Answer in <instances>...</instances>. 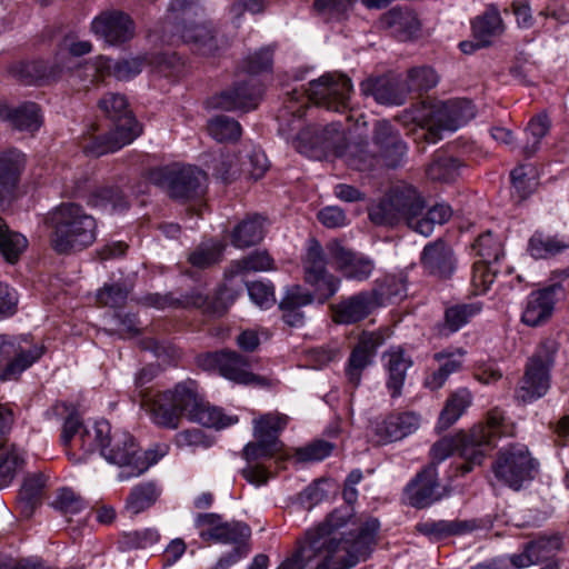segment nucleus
Instances as JSON below:
<instances>
[{
  "mask_svg": "<svg viewBox=\"0 0 569 569\" xmlns=\"http://www.w3.org/2000/svg\"><path fill=\"white\" fill-rule=\"evenodd\" d=\"M352 89L351 79L346 74L327 73L310 81L309 88L303 92L292 90L288 93L289 100L278 117L279 133L288 141L291 140L298 152L309 158L321 160L330 154L341 156L345 149V134L339 122L307 126L295 134L305 114V106L299 102L306 99L327 110L343 112L349 109Z\"/></svg>",
  "mask_w": 569,
  "mask_h": 569,
  "instance_id": "obj_1",
  "label": "nucleus"
},
{
  "mask_svg": "<svg viewBox=\"0 0 569 569\" xmlns=\"http://www.w3.org/2000/svg\"><path fill=\"white\" fill-rule=\"evenodd\" d=\"M357 491L352 487H345L343 498L346 505L335 509L325 521L307 531L306 540L300 545V556L303 559L320 558L318 568L328 561H333L335 569H347L366 560L372 551L379 521L375 518L366 520L357 529L346 528L352 520L351 503L356 500Z\"/></svg>",
  "mask_w": 569,
  "mask_h": 569,
  "instance_id": "obj_2",
  "label": "nucleus"
},
{
  "mask_svg": "<svg viewBox=\"0 0 569 569\" xmlns=\"http://www.w3.org/2000/svg\"><path fill=\"white\" fill-rule=\"evenodd\" d=\"M50 242L60 254H70L90 247L97 238L96 219L74 202H63L47 217Z\"/></svg>",
  "mask_w": 569,
  "mask_h": 569,
  "instance_id": "obj_3",
  "label": "nucleus"
},
{
  "mask_svg": "<svg viewBox=\"0 0 569 569\" xmlns=\"http://www.w3.org/2000/svg\"><path fill=\"white\" fill-rule=\"evenodd\" d=\"M98 108L113 122L114 128L87 143L83 147L87 154L100 157L114 152L131 143L141 133L124 94L108 92L99 100Z\"/></svg>",
  "mask_w": 569,
  "mask_h": 569,
  "instance_id": "obj_4",
  "label": "nucleus"
},
{
  "mask_svg": "<svg viewBox=\"0 0 569 569\" xmlns=\"http://www.w3.org/2000/svg\"><path fill=\"white\" fill-rule=\"evenodd\" d=\"M426 209V200L412 186L392 188L377 204L369 209L372 223L396 227L401 223L417 232L418 222Z\"/></svg>",
  "mask_w": 569,
  "mask_h": 569,
  "instance_id": "obj_5",
  "label": "nucleus"
},
{
  "mask_svg": "<svg viewBox=\"0 0 569 569\" xmlns=\"http://www.w3.org/2000/svg\"><path fill=\"white\" fill-rule=\"evenodd\" d=\"M80 440L83 456L98 449L109 463L127 467L134 471L138 445L129 432L112 431L110 423L101 420L94 422L92 430H83Z\"/></svg>",
  "mask_w": 569,
  "mask_h": 569,
  "instance_id": "obj_6",
  "label": "nucleus"
},
{
  "mask_svg": "<svg viewBox=\"0 0 569 569\" xmlns=\"http://www.w3.org/2000/svg\"><path fill=\"white\" fill-rule=\"evenodd\" d=\"M201 399L198 383L188 379L178 382L173 389L150 399L148 411L157 426L177 429L183 416L191 419V416L201 406Z\"/></svg>",
  "mask_w": 569,
  "mask_h": 569,
  "instance_id": "obj_7",
  "label": "nucleus"
},
{
  "mask_svg": "<svg viewBox=\"0 0 569 569\" xmlns=\"http://www.w3.org/2000/svg\"><path fill=\"white\" fill-rule=\"evenodd\" d=\"M558 350L557 342L548 339L528 359L525 373L515 391L520 403H530L543 397L550 388V370Z\"/></svg>",
  "mask_w": 569,
  "mask_h": 569,
  "instance_id": "obj_8",
  "label": "nucleus"
},
{
  "mask_svg": "<svg viewBox=\"0 0 569 569\" xmlns=\"http://www.w3.org/2000/svg\"><path fill=\"white\" fill-rule=\"evenodd\" d=\"M491 468L500 482L518 491L535 479L539 463L527 446L516 443L499 450Z\"/></svg>",
  "mask_w": 569,
  "mask_h": 569,
  "instance_id": "obj_9",
  "label": "nucleus"
},
{
  "mask_svg": "<svg viewBox=\"0 0 569 569\" xmlns=\"http://www.w3.org/2000/svg\"><path fill=\"white\" fill-rule=\"evenodd\" d=\"M207 179V173L194 166L173 164L150 172V181L177 200L199 198L204 192Z\"/></svg>",
  "mask_w": 569,
  "mask_h": 569,
  "instance_id": "obj_10",
  "label": "nucleus"
},
{
  "mask_svg": "<svg viewBox=\"0 0 569 569\" xmlns=\"http://www.w3.org/2000/svg\"><path fill=\"white\" fill-rule=\"evenodd\" d=\"M503 420V412L495 408L488 412L486 425L476 426L469 435L463 436L461 442V458L463 462L457 465V470L462 476L472 471L476 466H480L492 450L493 439L502 433Z\"/></svg>",
  "mask_w": 569,
  "mask_h": 569,
  "instance_id": "obj_11",
  "label": "nucleus"
},
{
  "mask_svg": "<svg viewBox=\"0 0 569 569\" xmlns=\"http://www.w3.org/2000/svg\"><path fill=\"white\" fill-rule=\"evenodd\" d=\"M194 527L203 541H213L232 547L251 549V529L242 521H224L222 516L213 512L198 513Z\"/></svg>",
  "mask_w": 569,
  "mask_h": 569,
  "instance_id": "obj_12",
  "label": "nucleus"
},
{
  "mask_svg": "<svg viewBox=\"0 0 569 569\" xmlns=\"http://www.w3.org/2000/svg\"><path fill=\"white\" fill-rule=\"evenodd\" d=\"M44 352V345L33 342L29 336L12 337L0 335V356L8 360V365L0 372V380L18 379Z\"/></svg>",
  "mask_w": 569,
  "mask_h": 569,
  "instance_id": "obj_13",
  "label": "nucleus"
},
{
  "mask_svg": "<svg viewBox=\"0 0 569 569\" xmlns=\"http://www.w3.org/2000/svg\"><path fill=\"white\" fill-rule=\"evenodd\" d=\"M568 277L567 269L553 271L549 286L529 293L521 315L523 325L535 328L545 325L551 318L556 301L566 296L562 281Z\"/></svg>",
  "mask_w": 569,
  "mask_h": 569,
  "instance_id": "obj_14",
  "label": "nucleus"
},
{
  "mask_svg": "<svg viewBox=\"0 0 569 569\" xmlns=\"http://www.w3.org/2000/svg\"><path fill=\"white\" fill-rule=\"evenodd\" d=\"M174 26L168 20L161 29V38L166 42H172ZM180 38L190 49L201 56H213L228 43L219 38L213 27L206 22H186L182 27H176Z\"/></svg>",
  "mask_w": 569,
  "mask_h": 569,
  "instance_id": "obj_15",
  "label": "nucleus"
},
{
  "mask_svg": "<svg viewBox=\"0 0 569 569\" xmlns=\"http://www.w3.org/2000/svg\"><path fill=\"white\" fill-rule=\"evenodd\" d=\"M327 260L321 244L312 239L303 260L305 280L315 288L320 303L331 298L339 289L340 280L327 271Z\"/></svg>",
  "mask_w": 569,
  "mask_h": 569,
  "instance_id": "obj_16",
  "label": "nucleus"
},
{
  "mask_svg": "<svg viewBox=\"0 0 569 569\" xmlns=\"http://www.w3.org/2000/svg\"><path fill=\"white\" fill-rule=\"evenodd\" d=\"M261 92L258 79L241 77L232 86L211 97L209 106L226 111L248 112L257 108Z\"/></svg>",
  "mask_w": 569,
  "mask_h": 569,
  "instance_id": "obj_17",
  "label": "nucleus"
},
{
  "mask_svg": "<svg viewBox=\"0 0 569 569\" xmlns=\"http://www.w3.org/2000/svg\"><path fill=\"white\" fill-rule=\"evenodd\" d=\"M92 32L106 43L120 46L130 41L136 34V23L124 11L107 9L91 22Z\"/></svg>",
  "mask_w": 569,
  "mask_h": 569,
  "instance_id": "obj_18",
  "label": "nucleus"
},
{
  "mask_svg": "<svg viewBox=\"0 0 569 569\" xmlns=\"http://www.w3.org/2000/svg\"><path fill=\"white\" fill-rule=\"evenodd\" d=\"M420 416L413 411L390 413L372 426V439L377 445L399 441L417 431Z\"/></svg>",
  "mask_w": 569,
  "mask_h": 569,
  "instance_id": "obj_19",
  "label": "nucleus"
},
{
  "mask_svg": "<svg viewBox=\"0 0 569 569\" xmlns=\"http://www.w3.org/2000/svg\"><path fill=\"white\" fill-rule=\"evenodd\" d=\"M379 306L376 290L361 291L331 305L332 320L339 325H353L367 318Z\"/></svg>",
  "mask_w": 569,
  "mask_h": 569,
  "instance_id": "obj_20",
  "label": "nucleus"
},
{
  "mask_svg": "<svg viewBox=\"0 0 569 569\" xmlns=\"http://www.w3.org/2000/svg\"><path fill=\"white\" fill-rule=\"evenodd\" d=\"M327 250L337 270L348 279L366 280L375 268L371 259L343 247L338 240L328 242Z\"/></svg>",
  "mask_w": 569,
  "mask_h": 569,
  "instance_id": "obj_21",
  "label": "nucleus"
},
{
  "mask_svg": "<svg viewBox=\"0 0 569 569\" xmlns=\"http://www.w3.org/2000/svg\"><path fill=\"white\" fill-rule=\"evenodd\" d=\"M435 466H427L407 485L405 496L410 506L422 509L431 506L442 498Z\"/></svg>",
  "mask_w": 569,
  "mask_h": 569,
  "instance_id": "obj_22",
  "label": "nucleus"
},
{
  "mask_svg": "<svg viewBox=\"0 0 569 569\" xmlns=\"http://www.w3.org/2000/svg\"><path fill=\"white\" fill-rule=\"evenodd\" d=\"M144 59L140 57L129 59H112L108 57H98L92 62H87L84 72L94 80L106 77H113L119 81H128L142 71Z\"/></svg>",
  "mask_w": 569,
  "mask_h": 569,
  "instance_id": "obj_23",
  "label": "nucleus"
},
{
  "mask_svg": "<svg viewBox=\"0 0 569 569\" xmlns=\"http://www.w3.org/2000/svg\"><path fill=\"white\" fill-rule=\"evenodd\" d=\"M372 142L387 167L397 168L402 162L407 144L401 139L399 131L388 120L375 123Z\"/></svg>",
  "mask_w": 569,
  "mask_h": 569,
  "instance_id": "obj_24",
  "label": "nucleus"
},
{
  "mask_svg": "<svg viewBox=\"0 0 569 569\" xmlns=\"http://www.w3.org/2000/svg\"><path fill=\"white\" fill-rule=\"evenodd\" d=\"M360 91L382 106H402L408 98L405 82L393 76L368 78L360 83Z\"/></svg>",
  "mask_w": 569,
  "mask_h": 569,
  "instance_id": "obj_25",
  "label": "nucleus"
},
{
  "mask_svg": "<svg viewBox=\"0 0 569 569\" xmlns=\"http://www.w3.org/2000/svg\"><path fill=\"white\" fill-rule=\"evenodd\" d=\"M420 263L425 272L438 279L450 278L457 268L455 252L442 239H437L425 246Z\"/></svg>",
  "mask_w": 569,
  "mask_h": 569,
  "instance_id": "obj_26",
  "label": "nucleus"
},
{
  "mask_svg": "<svg viewBox=\"0 0 569 569\" xmlns=\"http://www.w3.org/2000/svg\"><path fill=\"white\" fill-rule=\"evenodd\" d=\"M383 343V338L377 332H363L358 343L352 349L346 368L348 381L358 387L361 381L362 371L369 367L377 353L378 348Z\"/></svg>",
  "mask_w": 569,
  "mask_h": 569,
  "instance_id": "obj_27",
  "label": "nucleus"
},
{
  "mask_svg": "<svg viewBox=\"0 0 569 569\" xmlns=\"http://www.w3.org/2000/svg\"><path fill=\"white\" fill-rule=\"evenodd\" d=\"M0 119L8 122L13 129L29 132L37 131L42 123L40 107L31 101L22 102L19 106L1 102Z\"/></svg>",
  "mask_w": 569,
  "mask_h": 569,
  "instance_id": "obj_28",
  "label": "nucleus"
},
{
  "mask_svg": "<svg viewBox=\"0 0 569 569\" xmlns=\"http://www.w3.org/2000/svg\"><path fill=\"white\" fill-rule=\"evenodd\" d=\"M475 117V107L467 99H453L439 106L435 113L437 129L456 131Z\"/></svg>",
  "mask_w": 569,
  "mask_h": 569,
  "instance_id": "obj_29",
  "label": "nucleus"
},
{
  "mask_svg": "<svg viewBox=\"0 0 569 569\" xmlns=\"http://www.w3.org/2000/svg\"><path fill=\"white\" fill-rule=\"evenodd\" d=\"M561 539L557 535L540 536L526 543L521 553L512 555L510 561L517 569L548 560L560 549Z\"/></svg>",
  "mask_w": 569,
  "mask_h": 569,
  "instance_id": "obj_30",
  "label": "nucleus"
},
{
  "mask_svg": "<svg viewBox=\"0 0 569 569\" xmlns=\"http://www.w3.org/2000/svg\"><path fill=\"white\" fill-rule=\"evenodd\" d=\"M59 68L54 60L50 62L38 59L17 62L11 66L10 72L24 84H37L57 80L61 76Z\"/></svg>",
  "mask_w": 569,
  "mask_h": 569,
  "instance_id": "obj_31",
  "label": "nucleus"
},
{
  "mask_svg": "<svg viewBox=\"0 0 569 569\" xmlns=\"http://www.w3.org/2000/svg\"><path fill=\"white\" fill-rule=\"evenodd\" d=\"M382 359L387 371V389L391 398H398L402 393L407 371L412 366V360L401 348L390 349L385 352Z\"/></svg>",
  "mask_w": 569,
  "mask_h": 569,
  "instance_id": "obj_32",
  "label": "nucleus"
},
{
  "mask_svg": "<svg viewBox=\"0 0 569 569\" xmlns=\"http://www.w3.org/2000/svg\"><path fill=\"white\" fill-rule=\"evenodd\" d=\"M476 520H427L416 525L421 535L431 540H442L452 536H462L478 528Z\"/></svg>",
  "mask_w": 569,
  "mask_h": 569,
  "instance_id": "obj_33",
  "label": "nucleus"
},
{
  "mask_svg": "<svg viewBox=\"0 0 569 569\" xmlns=\"http://www.w3.org/2000/svg\"><path fill=\"white\" fill-rule=\"evenodd\" d=\"M381 22L400 41L410 40L420 31L417 14L408 8L390 9L382 16Z\"/></svg>",
  "mask_w": 569,
  "mask_h": 569,
  "instance_id": "obj_34",
  "label": "nucleus"
},
{
  "mask_svg": "<svg viewBox=\"0 0 569 569\" xmlns=\"http://www.w3.org/2000/svg\"><path fill=\"white\" fill-rule=\"evenodd\" d=\"M250 368L251 361L248 357L241 356L236 351L226 350L219 373L241 385H264L266 379L253 375Z\"/></svg>",
  "mask_w": 569,
  "mask_h": 569,
  "instance_id": "obj_35",
  "label": "nucleus"
},
{
  "mask_svg": "<svg viewBox=\"0 0 569 569\" xmlns=\"http://www.w3.org/2000/svg\"><path fill=\"white\" fill-rule=\"evenodd\" d=\"M24 156L17 149L0 151V199L10 196L20 179Z\"/></svg>",
  "mask_w": 569,
  "mask_h": 569,
  "instance_id": "obj_36",
  "label": "nucleus"
},
{
  "mask_svg": "<svg viewBox=\"0 0 569 569\" xmlns=\"http://www.w3.org/2000/svg\"><path fill=\"white\" fill-rule=\"evenodd\" d=\"M236 292L227 287L220 288L212 298H208L200 292L186 295L182 302L186 307H194L203 310L204 313L220 317L229 306L234 301Z\"/></svg>",
  "mask_w": 569,
  "mask_h": 569,
  "instance_id": "obj_37",
  "label": "nucleus"
},
{
  "mask_svg": "<svg viewBox=\"0 0 569 569\" xmlns=\"http://www.w3.org/2000/svg\"><path fill=\"white\" fill-rule=\"evenodd\" d=\"M264 218L258 213L247 214L231 231V243L239 249L258 244L264 238Z\"/></svg>",
  "mask_w": 569,
  "mask_h": 569,
  "instance_id": "obj_38",
  "label": "nucleus"
},
{
  "mask_svg": "<svg viewBox=\"0 0 569 569\" xmlns=\"http://www.w3.org/2000/svg\"><path fill=\"white\" fill-rule=\"evenodd\" d=\"M313 299L315 297L310 292L303 291L299 286L288 289L279 302L282 320L290 327H302L305 315L300 308L310 305Z\"/></svg>",
  "mask_w": 569,
  "mask_h": 569,
  "instance_id": "obj_39",
  "label": "nucleus"
},
{
  "mask_svg": "<svg viewBox=\"0 0 569 569\" xmlns=\"http://www.w3.org/2000/svg\"><path fill=\"white\" fill-rule=\"evenodd\" d=\"M466 351L457 349L456 352L441 351L433 356V359L439 362V368L428 375L425 379V386L431 390L440 389L449 376L459 372L462 369V358Z\"/></svg>",
  "mask_w": 569,
  "mask_h": 569,
  "instance_id": "obj_40",
  "label": "nucleus"
},
{
  "mask_svg": "<svg viewBox=\"0 0 569 569\" xmlns=\"http://www.w3.org/2000/svg\"><path fill=\"white\" fill-rule=\"evenodd\" d=\"M91 51L92 44L90 41L80 40L74 34H67L59 41L53 60L57 67H60L59 71L62 74L64 71L74 68L73 58L82 57Z\"/></svg>",
  "mask_w": 569,
  "mask_h": 569,
  "instance_id": "obj_41",
  "label": "nucleus"
},
{
  "mask_svg": "<svg viewBox=\"0 0 569 569\" xmlns=\"http://www.w3.org/2000/svg\"><path fill=\"white\" fill-rule=\"evenodd\" d=\"M472 31L476 40H479L482 46H489L492 38L501 36L505 23L499 9L495 4L488 6L485 12L472 21Z\"/></svg>",
  "mask_w": 569,
  "mask_h": 569,
  "instance_id": "obj_42",
  "label": "nucleus"
},
{
  "mask_svg": "<svg viewBox=\"0 0 569 569\" xmlns=\"http://www.w3.org/2000/svg\"><path fill=\"white\" fill-rule=\"evenodd\" d=\"M567 248L565 238L536 231L528 241L527 251L533 259H549L565 252Z\"/></svg>",
  "mask_w": 569,
  "mask_h": 569,
  "instance_id": "obj_43",
  "label": "nucleus"
},
{
  "mask_svg": "<svg viewBox=\"0 0 569 569\" xmlns=\"http://www.w3.org/2000/svg\"><path fill=\"white\" fill-rule=\"evenodd\" d=\"M88 204L110 212H121L129 208V201L117 186L96 189L88 198Z\"/></svg>",
  "mask_w": 569,
  "mask_h": 569,
  "instance_id": "obj_44",
  "label": "nucleus"
},
{
  "mask_svg": "<svg viewBox=\"0 0 569 569\" xmlns=\"http://www.w3.org/2000/svg\"><path fill=\"white\" fill-rule=\"evenodd\" d=\"M472 395L467 388H459L447 399L439 416L438 427L447 429L452 426L471 405Z\"/></svg>",
  "mask_w": 569,
  "mask_h": 569,
  "instance_id": "obj_45",
  "label": "nucleus"
},
{
  "mask_svg": "<svg viewBox=\"0 0 569 569\" xmlns=\"http://www.w3.org/2000/svg\"><path fill=\"white\" fill-rule=\"evenodd\" d=\"M160 495L159 489L154 482H143L134 486L127 500L126 509L131 515H138L146 509L150 508Z\"/></svg>",
  "mask_w": 569,
  "mask_h": 569,
  "instance_id": "obj_46",
  "label": "nucleus"
},
{
  "mask_svg": "<svg viewBox=\"0 0 569 569\" xmlns=\"http://www.w3.org/2000/svg\"><path fill=\"white\" fill-rule=\"evenodd\" d=\"M289 417L282 413H266L254 420L253 435L270 440L271 443L279 447L278 440L280 432L288 425Z\"/></svg>",
  "mask_w": 569,
  "mask_h": 569,
  "instance_id": "obj_47",
  "label": "nucleus"
},
{
  "mask_svg": "<svg viewBox=\"0 0 569 569\" xmlns=\"http://www.w3.org/2000/svg\"><path fill=\"white\" fill-rule=\"evenodd\" d=\"M461 167L459 159L441 153L428 166L427 176L433 181L450 182L458 177Z\"/></svg>",
  "mask_w": 569,
  "mask_h": 569,
  "instance_id": "obj_48",
  "label": "nucleus"
},
{
  "mask_svg": "<svg viewBox=\"0 0 569 569\" xmlns=\"http://www.w3.org/2000/svg\"><path fill=\"white\" fill-rule=\"evenodd\" d=\"M356 0H315L313 9L325 22H341L346 20Z\"/></svg>",
  "mask_w": 569,
  "mask_h": 569,
  "instance_id": "obj_49",
  "label": "nucleus"
},
{
  "mask_svg": "<svg viewBox=\"0 0 569 569\" xmlns=\"http://www.w3.org/2000/svg\"><path fill=\"white\" fill-rule=\"evenodd\" d=\"M208 132L219 142H236L241 137L242 129L236 119L221 114L209 120Z\"/></svg>",
  "mask_w": 569,
  "mask_h": 569,
  "instance_id": "obj_50",
  "label": "nucleus"
},
{
  "mask_svg": "<svg viewBox=\"0 0 569 569\" xmlns=\"http://www.w3.org/2000/svg\"><path fill=\"white\" fill-rule=\"evenodd\" d=\"M190 421L200 423L204 427L221 429L238 421L237 417H227L220 408L210 406L204 399H201V406L191 416Z\"/></svg>",
  "mask_w": 569,
  "mask_h": 569,
  "instance_id": "obj_51",
  "label": "nucleus"
},
{
  "mask_svg": "<svg viewBox=\"0 0 569 569\" xmlns=\"http://www.w3.org/2000/svg\"><path fill=\"white\" fill-rule=\"evenodd\" d=\"M23 462V456L17 446L2 445L0 447V488L11 482Z\"/></svg>",
  "mask_w": 569,
  "mask_h": 569,
  "instance_id": "obj_52",
  "label": "nucleus"
},
{
  "mask_svg": "<svg viewBox=\"0 0 569 569\" xmlns=\"http://www.w3.org/2000/svg\"><path fill=\"white\" fill-rule=\"evenodd\" d=\"M27 247V239L21 233L9 230L0 217V252L8 262H16Z\"/></svg>",
  "mask_w": 569,
  "mask_h": 569,
  "instance_id": "obj_53",
  "label": "nucleus"
},
{
  "mask_svg": "<svg viewBox=\"0 0 569 569\" xmlns=\"http://www.w3.org/2000/svg\"><path fill=\"white\" fill-rule=\"evenodd\" d=\"M272 266L273 260L267 251H254L242 259L232 261L227 273L236 276L250 271H266L272 269Z\"/></svg>",
  "mask_w": 569,
  "mask_h": 569,
  "instance_id": "obj_54",
  "label": "nucleus"
},
{
  "mask_svg": "<svg viewBox=\"0 0 569 569\" xmlns=\"http://www.w3.org/2000/svg\"><path fill=\"white\" fill-rule=\"evenodd\" d=\"M439 77L437 72L427 66L415 67L408 70L406 89L409 92H426L437 86Z\"/></svg>",
  "mask_w": 569,
  "mask_h": 569,
  "instance_id": "obj_55",
  "label": "nucleus"
},
{
  "mask_svg": "<svg viewBox=\"0 0 569 569\" xmlns=\"http://www.w3.org/2000/svg\"><path fill=\"white\" fill-rule=\"evenodd\" d=\"M44 483L46 478L41 473L26 478L19 492L20 502L23 505L22 510L26 515H30L39 503Z\"/></svg>",
  "mask_w": 569,
  "mask_h": 569,
  "instance_id": "obj_56",
  "label": "nucleus"
},
{
  "mask_svg": "<svg viewBox=\"0 0 569 569\" xmlns=\"http://www.w3.org/2000/svg\"><path fill=\"white\" fill-rule=\"evenodd\" d=\"M452 216V209L445 202H439L430 207L427 212H422L418 222L417 232L429 237L433 232L436 224L446 223Z\"/></svg>",
  "mask_w": 569,
  "mask_h": 569,
  "instance_id": "obj_57",
  "label": "nucleus"
},
{
  "mask_svg": "<svg viewBox=\"0 0 569 569\" xmlns=\"http://www.w3.org/2000/svg\"><path fill=\"white\" fill-rule=\"evenodd\" d=\"M549 130V121L546 114H537L527 126L525 131L526 142L523 153L526 157H532L540 147L541 139Z\"/></svg>",
  "mask_w": 569,
  "mask_h": 569,
  "instance_id": "obj_58",
  "label": "nucleus"
},
{
  "mask_svg": "<svg viewBox=\"0 0 569 569\" xmlns=\"http://www.w3.org/2000/svg\"><path fill=\"white\" fill-rule=\"evenodd\" d=\"M481 305L477 302L461 303L447 308L445 312L446 326L450 332L458 331L463 327L473 316L479 313Z\"/></svg>",
  "mask_w": 569,
  "mask_h": 569,
  "instance_id": "obj_59",
  "label": "nucleus"
},
{
  "mask_svg": "<svg viewBox=\"0 0 569 569\" xmlns=\"http://www.w3.org/2000/svg\"><path fill=\"white\" fill-rule=\"evenodd\" d=\"M83 430H91L88 427H84L80 421L77 413H70L62 426V432L60 436V442L66 448V452L70 460L80 461L82 458H76V455L72 453L69 448L73 442H79V447L81 448L80 436Z\"/></svg>",
  "mask_w": 569,
  "mask_h": 569,
  "instance_id": "obj_60",
  "label": "nucleus"
},
{
  "mask_svg": "<svg viewBox=\"0 0 569 569\" xmlns=\"http://www.w3.org/2000/svg\"><path fill=\"white\" fill-rule=\"evenodd\" d=\"M224 244L219 241L202 243L189 254L188 260L193 267L208 268L221 259Z\"/></svg>",
  "mask_w": 569,
  "mask_h": 569,
  "instance_id": "obj_61",
  "label": "nucleus"
},
{
  "mask_svg": "<svg viewBox=\"0 0 569 569\" xmlns=\"http://www.w3.org/2000/svg\"><path fill=\"white\" fill-rule=\"evenodd\" d=\"M159 540V533L154 529H143L123 532L119 540L118 547L121 551H129L132 549H143L152 546Z\"/></svg>",
  "mask_w": 569,
  "mask_h": 569,
  "instance_id": "obj_62",
  "label": "nucleus"
},
{
  "mask_svg": "<svg viewBox=\"0 0 569 569\" xmlns=\"http://www.w3.org/2000/svg\"><path fill=\"white\" fill-rule=\"evenodd\" d=\"M472 249L481 258L479 261L497 262L503 254L501 241L491 231L481 233L472 244Z\"/></svg>",
  "mask_w": 569,
  "mask_h": 569,
  "instance_id": "obj_63",
  "label": "nucleus"
},
{
  "mask_svg": "<svg viewBox=\"0 0 569 569\" xmlns=\"http://www.w3.org/2000/svg\"><path fill=\"white\" fill-rule=\"evenodd\" d=\"M129 290L123 283H106L97 293L99 303L110 307H122L128 298Z\"/></svg>",
  "mask_w": 569,
  "mask_h": 569,
  "instance_id": "obj_64",
  "label": "nucleus"
}]
</instances>
